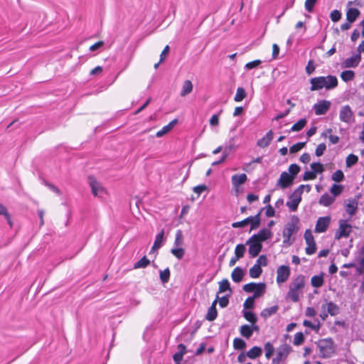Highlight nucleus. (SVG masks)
Returning a JSON list of instances; mask_svg holds the SVG:
<instances>
[{
  "label": "nucleus",
  "instance_id": "1",
  "mask_svg": "<svg viewBox=\"0 0 364 364\" xmlns=\"http://www.w3.org/2000/svg\"><path fill=\"white\" fill-rule=\"evenodd\" d=\"M305 286L306 278L303 274H299L294 277L289 282V291L287 293L286 298L293 302L299 301L300 297L303 295Z\"/></svg>",
  "mask_w": 364,
  "mask_h": 364
},
{
  "label": "nucleus",
  "instance_id": "2",
  "mask_svg": "<svg viewBox=\"0 0 364 364\" xmlns=\"http://www.w3.org/2000/svg\"><path fill=\"white\" fill-rule=\"evenodd\" d=\"M311 90L316 91L323 88L332 90L338 86V79L334 75L320 76L310 80Z\"/></svg>",
  "mask_w": 364,
  "mask_h": 364
},
{
  "label": "nucleus",
  "instance_id": "3",
  "mask_svg": "<svg viewBox=\"0 0 364 364\" xmlns=\"http://www.w3.org/2000/svg\"><path fill=\"white\" fill-rule=\"evenodd\" d=\"M299 223V219L297 216H296V215L291 216L290 220L286 224V225L283 230L282 235H283V238H284V240H283L284 243L289 242L291 235L294 232H296L299 229V227H298Z\"/></svg>",
  "mask_w": 364,
  "mask_h": 364
},
{
  "label": "nucleus",
  "instance_id": "4",
  "mask_svg": "<svg viewBox=\"0 0 364 364\" xmlns=\"http://www.w3.org/2000/svg\"><path fill=\"white\" fill-rule=\"evenodd\" d=\"M319 355L321 358H330L334 353L333 342L331 339H323L317 344Z\"/></svg>",
  "mask_w": 364,
  "mask_h": 364
},
{
  "label": "nucleus",
  "instance_id": "5",
  "mask_svg": "<svg viewBox=\"0 0 364 364\" xmlns=\"http://www.w3.org/2000/svg\"><path fill=\"white\" fill-rule=\"evenodd\" d=\"M262 210L255 216H250L245 220L235 222L232 224V226L235 228H244L248 224L250 225V231L257 228L260 224V213Z\"/></svg>",
  "mask_w": 364,
  "mask_h": 364
},
{
  "label": "nucleus",
  "instance_id": "6",
  "mask_svg": "<svg viewBox=\"0 0 364 364\" xmlns=\"http://www.w3.org/2000/svg\"><path fill=\"white\" fill-rule=\"evenodd\" d=\"M266 285L264 283L251 282L243 286V290L246 292H253V297L258 298L261 296L265 291Z\"/></svg>",
  "mask_w": 364,
  "mask_h": 364
},
{
  "label": "nucleus",
  "instance_id": "7",
  "mask_svg": "<svg viewBox=\"0 0 364 364\" xmlns=\"http://www.w3.org/2000/svg\"><path fill=\"white\" fill-rule=\"evenodd\" d=\"M339 119L348 124L355 122L354 112L349 105H346L341 107L339 110Z\"/></svg>",
  "mask_w": 364,
  "mask_h": 364
},
{
  "label": "nucleus",
  "instance_id": "8",
  "mask_svg": "<svg viewBox=\"0 0 364 364\" xmlns=\"http://www.w3.org/2000/svg\"><path fill=\"white\" fill-rule=\"evenodd\" d=\"M352 231V225L346 220H339V227L335 233V239L347 238Z\"/></svg>",
  "mask_w": 364,
  "mask_h": 364
},
{
  "label": "nucleus",
  "instance_id": "9",
  "mask_svg": "<svg viewBox=\"0 0 364 364\" xmlns=\"http://www.w3.org/2000/svg\"><path fill=\"white\" fill-rule=\"evenodd\" d=\"M245 245L249 246L248 252L251 257H255L259 255L262 249V243L252 237L246 241Z\"/></svg>",
  "mask_w": 364,
  "mask_h": 364
},
{
  "label": "nucleus",
  "instance_id": "10",
  "mask_svg": "<svg viewBox=\"0 0 364 364\" xmlns=\"http://www.w3.org/2000/svg\"><path fill=\"white\" fill-rule=\"evenodd\" d=\"M88 179L92 194L96 197L102 198L106 194L105 188L94 177L90 176Z\"/></svg>",
  "mask_w": 364,
  "mask_h": 364
},
{
  "label": "nucleus",
  "instance_id": "11",
  "mask_svg": "<svg viewBox=\"0 0 364 364\" xmlns=\"http://www.w3.org/2000/svg\"><path fill=\"white\" fill-rule=\"evenodd\" d=\"M291 270L289 267L287 265H281L277 269V283L280 285L286 282L290 276Z\"/></svg>",
  "mask_w": 364,
  "mask_h": 364
},
{
  "label": "nucleus",
  "instance_id": "12",
  "mask_svg": "<svg viewBox=\"0 0 364 364\" xmlns=\"http://www.w3.org/2000/svg\"><path fill=\"white\" fill-rule=\"evenodd\" d=\"M331 218L330 216L318 218L315 225L314 231L316 233H322L326 232L331 224Z\"/></svg>",
  "mask_w": 364,
  "mask_h": 364
},
{
  "label": "nucleus",
  "instance_id": "13",
  "mask_svg": "<svg viewBox=\"0 0 364 364\" xmlns=\"http://www.w3.org/2000/svg\"><path fill=\"white\" fill-rule=\"evenodd\" d=\"M331 102L328 100H322L314 105L313 109L316 115H323L330 109Z\"/></svg>",
  "mask_w": 364,
  "mask_h": 364
},
{
  "label": "nucleus",
  "instance_id": "14",
  "mask_svg": "<svg viewBox=\"0 0 364 364\" xmlns=\"http://www.w3.org/2000/svg\"><path fill=\"white\" fill-rule=\"evenodd\" d=\"M301 200V195L299 191L295 190L289 196V200L287 202V206L291 211L294 212L297 210Z\"/></svg>",
  "mask_w": 364,
  "mask_h": 364
},
{
  "label": "nucleus",
  "instance_id": "15",
  "mask_svg": "<svg viewBox=\"0 0 364 364\" xmlns=\"http://www.w3.org/2000/svg\"><path fill=\"white\" fill-rule=\"evenodd\" d=\"M294 179L293 176L289 173L284 171L281 173L279 178L277 181V186H279L282 189L287 188L293 183Z\"/></svg>",
  "mask_w": 364,
  "mask_h": 364
},
{
  "label": "nucleus",
  "instance_id": "16",
  "mask_svg": "<svg viewBox=\"0 0 364 364\" xmlns=\"http://www.w3.org/2000/svg\"><path fill=\"white\" fill-rule=\"evenodd\" d=\"M361 60V54H355L343 60L341 64L342 68H356Z\"/></svg>",
  "mask_w": 364,
  "mask_h": 364
},
{
  "label": "nucleus",
  "instance_id": "17",
  "mask_svg": "<svg viewBox=\"0 0 364 364\" xmlns=\"http://www.w3.org/2000/svg\"><path fill=\"white\" fill-rule=\"evenodd\" d=\"M344 207L346 213L350 215L353 216L355 214L358 207V201L356 198H348L344 202Z\"/></svg>",
  "mask_w": 364,
  "mask_h": 364
},
{
  "label": "nucleus",
  "instance_id": "18",
  "mask_svg": "<svg viewBox=\"0 0 364 364\" xmlns=\"http://www.w3.org/2000/svg\"><path fill=\"white\" fill-rule=\"evenodd\" d=\"M291 348L288 346H284L280 348L277 353L275 358L272 359L273 364H279V363L285 359L290 352Z\"/></svg>",
  "mask_w": 364,
  "mask_h": 364
},
{
  "label": "nucleus",
  "instance_id": "19",
  "mask_svg": "<svg viewBox=\"0 0 364 364\" xmlns=\"http://www.w3.org/2000/svg\"><path fill=\"white\" fill-rule=\"evenodd\" d=\"M272 235V232L270 230L263 228L257 234H255L251 237L262 243V242L269 239Z\"/></svg>",
  "mask_w": 364,
  "mask_h": 364
},
{
  "label": "nucleus",
  "instance_id": "20",
  "mask_svg": "<svg viewBox=\"0 0 364 364\" xmlns=\"http://www.w3.org/2000/svg\"><path fill=\"white\" fill-rule=\"evenodd\" d=\"M247 180L245 173L235 174L231 178L232 184L234 188H237L240 186L245 183Z\"/></svg>",
  "mask_w": 364,
  "mask_h": 364
},
{
  "label": "nucleus",
  "instance_id": "21",
  "mask_svg": "<svg viewBox=\"0 0 364 364\" xmlns=\"http://www.w3.org/2000/svg\"><path fill=\"white\" fill-rule=\"evenodd\" d=\"M273 139V132L269 130L264 136L257 141V146L262 148L267 147L269 145Z\"/></svg>",
  "mask_w": 364,
  "mask_h": 364
},
{
  "label": "nucleus",
  "instance_id": "22",
  "mask_svg": "<svg viewBox=\"0 0 364 364\" xmlns=\"http://www.w3.org/2000/svg\"><path fill=\"white\" fill-rule=\"evenodd\" d=\"M322 309H326L331 316H336L339 313V307L332 301H328L321 306Z\"/></svg>",
  "mask_w": 364,
  "mask_h": 364
},
{
  "label": "nucleus",
  "instance_id": "23",
  "mask_svg": "<svg viewBox=\"0 0 364 364\" xmlns=\"http://www.w3.org/2000/svg\"><path fill=\"white\" fill-rule=\"evenodd\" d=\"M178 351L173 355V359L175 363H180L186 353V347L185 345L180 343L177 346Z\"/></svg>",
  "mask_w": 364,
  "mask_h": 364
},
{
  "label": "nucleus",
  "instance_id": "24",
  "mask_svg": "<svg viewBox=\"0 0 364 364\" xmlns=\"http://www.w3.org/2000/svg\"><path fill=\"white\" fill-rule=\"evenodd\" d=\"M244 270L240 267H235L231 273V278L236 283L240 282L244 277Z\"/></svg>",
  "mask_w": 364,
  "mask_h": 364
},
{
  "label": "nucleus",
  "instance_id": "25",
  "mask_svg": "<svg viewBox=\"0 0 364 364\" xmlns=\"http://www.w3.org/2000/svg\"><path fill=\"white\" fill-rule=\"evenodd\" d=\"M177 122L178 120L176 119L172 120L167 125L164 126L161 130L158 131L156 134V136L159 138L163 136L164 134L169 132Z\"/></svg>",
  "mask_w": 364,
  "mask_h": 364
},
{
  "label": "nucleus",
  "instance_id": "26",
  "mask_svg": "<svg viewBox=\"0 0 364 364\" xmlns=\"http://www.w3.org/2000/svg\"><path fill=\"white\" fill-rule=\"evenodd\" d=\"M216 304H217V299H215L213 303L210 307L208 309V313L206 314V319L209 321H214L217 316H218V311L216 309Z\"/></svg>",
  "mask_w": 364,
  "mask_h": 364
},
{
  "label": "nucleus",
  "instance_id": "27",
  "mask_svg": "<svg viewBox=\"0 0 364 364\" xmlns=\"http://www.w3.org/2000/svg\"><path fill=\"white\" fill-rule=\"evenodd\" d=\"M164 230H161V231L159 233H158L155 237V240L151 247V252H154V250L159 249L162 246L164 241Z\"/></svg>",
  "mask_w": 364,
  "mask_h": 364
},
{
  "label": "nucleus",
  "instance_id": "28",
  "mask_svg": "<svg viewBox=\"0 0 364 364\" xmlns=\"http://www.w3.org/2000/svg\"><path fill=\"white\" fill-rule=\"evenodd\" d=\"M360 15V11L356 8H350L346 13L347 21L353 23Z\"/></svg>",
  "mask_w": 364,
  "mask_h": 364
},
{
  "label": "nucleus",
  "instance_id": "29",
  "mask_svg": "<svg viewBox=\"0 0 364 364\" xmlns=\"http://www.w3.org/2000/svg\"><path fill=\"white\" fill-rule=\"evenodd\" d=\"M262 353V348L259 346H254L246 353V355L250 359H256L261 356Z\"/></svg>",
  "mask_w": 364,
  "mask_h": 364
},
{
  "label": "nucleus",
  "instance_id": "30",
  "mask_svg": "<svg viewBox=\"0 0 364 364\" xmlns=\"http://www.w3.org/2000/svg\"><path fill=\"white\" fill-rule=\"evenodd\" d=\"M323 274L321 273L318 275H314L311 279V284L316 288L321 287L323 285Z\"/></svg>",
  "mask_w": 364,
  "mask_h": 364
},
{
  "label": "nucleus",
  "instance_id": "31",
  "mask_svg": "<svg viewBox=\"0 0 364 364\" xmlns=\"http://www.w3.org/2000/svg\"><path fill=\"white\" fill-rule=\"evenodd\" d=\"M335 201L334 197L328 193L323 194L319 199V204L328 207Z\"/></svg>",
  "mask_w": 364,
  "mask_h": 364
},
{
  "label": "nucleus",
  "instance_id": "32",
  "mask_svg": "<svg viewBox=\"0 0 364 364\" xmlns=\"http://www.w3.org/2000/svg\"><path fill=\"white\" fill-rule=\"evenodd\" d=\"M192 90H193L192 82L190 80H186L183 82L180 95L182 97H184V96L188 95L189 93H191L192 92Z\"/></svg>",
  "mask_w": 364,
  "mask_h": 364
},
{
  "label": "nucleus",
  "instance_id": "33",
  "mask_svg": "<svg viewBox=\"0 0 364 364\" xmlns=\"http://www.w3.org/2000/svg\"><path fill=\"white\" fill-rule=\"evenodd\" d=\"M279 309V306L275 305L269 308H265L261 312V316L267 318L274 314H275Z\"/></svg>",
  "mask_w": 364,
  "mask_h": 364
},
{
  "label": "nucleus",
  "instance_id": "34",
  "mask_svg": "<svg viewBox=\"0 0 364 364\" xmlns=\"http://www.w3.org/2000/svg\"><path fill=\"white\" fill-rule=\"evenodd\" d=\"M355 72L351 70H344L341 73V78L344 82H349L354 79Z\"/></svg>",
  "mask_w": 364,
  "mask_h": 364
},
{
  "label": "nucleus",
  "instance_id": "35",
  "mask_svg": "<svg viewBox=\"0 0 364 364\" xmlns=\"http://www.w3.org/2000/svg\"><path fill=\"white\" fill-rule=\"evenodd\" d=\"M240 333L243 337L247 339L250 338L253 334L252 332L250 325L247 324L240 326Z\"/></svg>",
  "mask_w": 364,
  "mask_h": 364
},
{
  "label": "nucleus",
  "instance_id": "36",
  "mask_svg": "<svg viewBox=\"0 0 364 364\" xmlns=\"http://www.w3.org/2000/svg\"><path fill=\"white\" fill-rule=\"evenodd\" d=\"M226 291H229L230 293L232 292V289L230 288V284L228 279H224L219 282L218 294L225 292Z\"/></svg>",
  "mask_w": 364,
  "mask_h": 364
},
{
  "label": "nucleus",
  "instance_id": "37",
  "mask_svg": "<svg viewBox=\"0 0 364 364\" xmlns=\"http://www.w3.org/2000/svg\"><path fill=\"white\" fill-rule=\"evenodd\" d=\"M262 272V267H259L258 264H254L249 271L250 277L258 278Z\"/></svg>",
  "mask_w": 364,
  "mask_h": 364
},
{
  "label": "nucleus",
  "instance_id": "38",
  "mask_svg": "<svg viewBox=\"0 0 364 364\" xmlns=\"http://www.w3.org/2000/svg\"><path fill=\"white\" fill-rule=\"evenodd\" d=\"M247 96L246 91L243 87H237L234 100L237 102L242 101Z\"/></svg>",
  "mask_w": 364,
  "mask_h": 364
},
{
  "label": "nucleus",
  "instance_id": "39",
  "mask_svg": "<svg viewBox=\"0 0 364 364\" xmlns=\"http://www.w3.org/2000/svg\"><path fill=\"white\" fill-rule=\"evenodd\" d=\"M246 252V247L245 245L243 244H239L237 245L235 248V255L239 258L241 259L244 257V255Z\"/></svg>",
  "mask_w": 364,
  "mask_h": 364
},
{
  "label": "nucleus",
  "instance_id": "40",
  "mask_svg": "<svg viewBox=\"0 0 364 364\" xmlns=\"http://www.w3.org/2000/svg\"><path fill=\"white\" fill-rule=\"evenodd\" d=\"M183 245V235L181 230H178L176 232L174 246L175 247H182Z\"/></svg>",
  "mask_w": 364,
  "mask_h": 364
},
{
  "label": "nucleus",
  "instance_id": "41",
  "mask_svg": "<svg viewBox=\"0 0 364 364\" xmlns=\"http://www.w3.org/2000/svg\"><path fill=\"white\" fill-rule=\"evenodd\" d=\"M150 264V261L146 256H144L141 259L134 264V269L145 268Z\"/></svg>",
  "mask_w": 364,
  "mask_h": 364
},
{
  "label": "nucleus",
  "instance_id": "42",
  "mask_svg": "<svg viewBox=\"0 0 364 364\" xmlns=\"http://www.w3.org/2000/svg\"><path fill=\"white\" fill-rule=\"evenodd\" d=\"M306 124V119H301L297 122H296L291 128V132H299L301 130Z\"/></svg>",
  "mask_w": 364,
  "mask_h": 364
},
{
  "label": "nucleus",
  "instance_id": "43",
  "mask_svg": "<svg viewBox=\"0 0 364 364\" xmlns=\"http://www.w3.org/2000/svg\"><path fill=\"white\" fill-rule=\"evenodd\" d=\"M171 252L173 255H174L177 259H181L185 255V250L180 247H174L171 250Z\"/></svg>",
  "mask_w": 364,
  "mask_h": 364
},
{
  "label": "nucleus",
  "instance_id": "44",
  "mask_svg": "<svg viewBox=\"0 0 364 364\" xmlns=\"http://www.w3.org/2000/svg\"><path fill=\"white\" fill-rule=\"evenodd\" d=\"M343 190V187L341 185L333 184L330 189L331 193L334 198L339 196Z\"/></svg>",
  "mask_w": 364,
  "mask_h": 364
},
{
  "label": "nucleus",
  "instance_id": "45",
  "mask_svg": "<svg viewBox=\"0 0 364 364\" xmlns=\"http://www.w3.org/2000/svg\"><path fill=\"white\" fill-rule=\"evenodd\" d=\"M307 247L305 249L306 255H311L316 251V245L314 240L306 243Z\"/></svg>",
  "mask_w": 364,
  "mask_h": 364
},
{
  "label": "nucleus",
  "instance_id": "46",
  "mask_svg": "<svg viewBox=\"0 0 364 364\" xmlns=\"http://www.w3.org/2000/svg\"><path fill=\"white\" fill-rule=\"evenodd\" d=\"M170 269L168 268L165 269L163 271H160L159 277L162 283H167L170 279Z\"/></svg>",
  "mask_w": 364,
  "mask_h": 364
},
{
  "label": "nucleus",
  "instance_id": "47",
  "mask_svg": "<svg viewBox=\"0 0 364 364\" xmlns=\"http://www.w3.org/2000/svg\"><path fill=\"white\" fill-rule=\"evenodd\" d=\"M233 347L236 350H243L246 347V343L240 338L233 340Z\"/></svg>",
  "mask_w": 364,
  "mask_h": 364
},
{
  "label": "nucleus",
  "instance_id": "48",
  "mask_svg": "<svg viewBox=\"0 0 364 364\" xmlns=\"http://www.w3.org/2000/svg\"><path fill=\"white\" fill-rule=\"evenodd\" d=\"M358 161V157L353 154H349L346 160V164L347 167H351L352 166L357 164Z\"/></svg>",
  "mask_w": 364,
  "mask_h": 364
},
{
  "label": "nucleus",
  "instance_id": "49",
  "mask_svg": "<svg viewBox=\"0 0 364 364\" xmlns=\"http://www.w3.org/2000/svg\"><path fill=\"white\" fill-rule=\"evenodd\" d=\"M265 356L267 359H269L273 355L274 348L273 345L270 342H267L264 344Z\"/></svg>",
  "mask_w": 364,
  "mask_h": 364
},
{
  "label": "nucleus",
  "instance_id": "50",
  "mask_svg": "<svg viewBox=\"0 0 364 364\" xmlns=\"http://www.w3.org/2000/svg\"><path fill=\"white\" fill-rule=\"evenodd\" d=\"M243 316L247 321L252 324L256 323L257 321L256 315L252 311H244Z\"/></svg>",
  "mask_w": 364,
  "mask_h": 364
},
{
  "label": "nucleus",
  "instance_id": "51",
  "mask_svg": "<svg viewBox=\"0 0 364 364\" xmlns=\"http://www.w3.org/2000/svg\"><path fill=\"white\" fill-rule=\"evenodd\" d=\"M304 341V336L303 333L298 332L294 335L293 343L294 346H300Z\"/></svg>",
  "mask_w": 364,
  "mask_h": 364
},
{
  "label": "nucleus",
  "instance_id": "52",
  "mask_svg": "<svg viewBox=\"0 0 364 364\" xmlns=\"http://www.w3.org/2000/svg\"><path fill=\"white\" fill-rule=\"evenodd\" d=\"M303 325L306 327L310 328L312 330H314L316 331H318L321 328V323L319 321L316 324L313 323L310 321L304 320L303 321Z\"/></svg>",
  "mask_w": 364,
  "mask_h": 364
},
{
  "label": "nucleus",
  "instance_id": "53",
  "mask_svg": "<svg viewBox=\"0 0 364 364\" xmlns=\"http://www.w3.org/2000/svg\"><path fill=\"white\" fill-rule=\"evenodd\" d=\"M0 215L5 217L7 223L10 225V226L12 225L10 215L9 214L6 208L1 204H0Z\"/></svg>",
  "mask_w": 364,
  "mask_h": 364
},
{
  "label": "nucleus",
  "instance_id": "54",
  "mask_svg": "<svg viewBox=\"0 0 364 364\" xmlns=\"http://www.w3.org/2000/svg\"><path fill=\"white\" fill-rule=\"evenodd\" d=\"M331 178L336 182H341L344 178V174L341 170H337L332 174Z\"/></svg>",
  "mask_w": 364,
  "mask_h": 364
},
{
  "label": "nucleus",
  "instance_id": "55",
  "mask_svg": "<svg viewBox=\"0 0 364 364\" xmlns=\"http://www.w3.org/2000/svg\"><path fill=\"white\" fill-rule=\"evenodd\" d=\"M288 171L289 173L294 178L300 171V167L297 164H293L289 166Z\"/></svg>",
  "mask_w": 364,
  "mask_h": 364
},
{
  "label": "nucleus",
  "instance_id": "56",
  "mask_svg": "<svg viewBox=\"0 0 364 364\" xmlns=\"http://www.w3.org/2000/svg\"><path fill=\"white\" fill-rule=\"evenodd\" d=\"M311 168L312 169V171L316 173H321L323 171V165L319 162H314L311 164Z\"/></svg>",
  "mask_w": 364,
  "mask_h": 364
},
{
  "label": "nucleus",
  "instance_id": "57",
  "mask_svg": "<svg viewBox=\"0 0 364 364\" xmlns=\"http://www.w3.org/2000/svg\"><path fill=\"white\" fill-rule=\"evenodd\" d=\"M255 264H258L259 267H266L268 264V259L266 255H260L256 261Z\"/></svg>",
  "mask_w": 364,
  "mask_h": 364
},
{
  "label": "nucleus",
  "instance_id": "58",
  "mask_svg": "<svg viewBox=\"0 0 364 364\" xmlns=\"http://www.w3.org/2000/svg\"><path fill=\"white\" fill-rule=\"evenodd\" d=\"M305 145L304 142H299L293 146H291L289 149L291 153H296L300 151Z\"/></svg>",
  "mask_w": 364,
  "mask_h": 364
},
{
  "label": "nucleus",
  "instance_id": "59",
  "mask_svg": "<svg viewBox=\"0 0 364 364\" xmlns=\"http://www.w3.org/2000/svg\"><path fill=\"white\" fill-rule=\"evenodd\" d=\"M317 0H306L305 1V9L311 12L313 11V9L316 3Z\"/></svg>",
  "mask_w": 364,
  "mask_h": 364
},
{
  "label": "nucleus",
  "instance_id": "60",
  "mask_svg": "<svg viewBox=\"0 0 364 364\" xmlns=\"http://www.w3.org/2000/svg\"><path fill=\"white\" fill-rule=\"evenodd\" d=\"M330 17L332 21L337 22L341 18V14L338 10H333L331 11L330 14Z\"/></svg>",
  "mask_w": 364,
  "mask_h": 364
},
{
  "label": "nucleus",
  "instance_id": "61",
  "mask_svg": "<svg viewBox=\"0 0 364 364\" xmlns=\"http://www.w3.org/2000/svg\"><path fill=\"white\" fill-rule=\"evenodd\" d=\"M326 146L325 144L321 143L318 144L316 149L315 154L317 156H321L323 154L324 151H326Z\"/></svg>",
  "mask_w": 364,
  "mask_h": 364
},
{
  "label": "nucleus",
  "instance_id": "62",
  "mask_svg": "<svg viewBox=\"0 0 364 364\" xmlns=\"http://www.w3.org/2000/svg\"><path fill=\"white\" fill-rule=\"evenodd\" d=\"M256 298L253 296L248 297L244 302L243 306L245 309H252L255 304V299Z\"/></svg>",
  "mask_w": 364,
  "mask_h": 364
},
{
  "label": "nucleus",
  "instance_id": "63",
  "mask_svg": "<svg viewBox=\"0 0 364 364\" xmlns=\"http://www.w3.org/2000/svg\"><path fill=\"white\" fill-rule=\"evenodd\" d=\"M262 63L260 60H255L251 62L247 63L245 65V68L247 70H251L258 67Z\"/></svg>",
  "mask_w": 364,
  "mask_h": 364
},
{
  "label": "nucleus",
  "instance_id": "64",
  "mask_svg": "<svg viewBox=\"0 0 364 364\" xmlns=\"http://www.w3.org/2000/svg\"><path fill=\"white\" fill-rule=\"evenodd\" d=\"M265 209V215L268 218L274 217L275 215V210L273 208V207L268 204L264 208H262V210Z\"/></svg>",
  "mask_w": 364,
  "mask_h": 364
}]
</instances>
